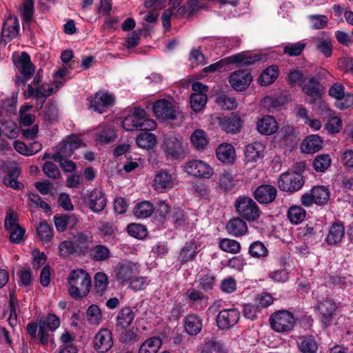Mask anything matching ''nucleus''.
Here are the masks:
<instances>
[{
  "label": "nucleus",
  "instance_id": "nucleus-61",
  "mask_svg": "<svg viewBox=\"0 0 353 353\" xmlns=\"http://www.w3.org/2000/svg\"><path fill=\"white\" fill-rule=\"evenodd\" d=\"M140 120L132 114L127 116L122 122L123 128L127 131L139 130Z\"/></svg>",
  "mask_w": 353,
  "mask_h": 353
},
{
  "label": "nucleus",
  "instance_id": "nucleus-57",
  "mask_svg": "<svg viewBox=\"0 0 353 353\" xmlns=\"http://www.w3.org/2000/svg\"><path fill=\"white\" fill-rule=\"evenodd\" d=\"M216 103L223 109L225 110H234L237 107V101L236 99L225 94L220 95L216 99Z\"/></svg>",
  "mask_w": 353,
  "mask_h": 353
},
{
  "label": "nucleus",
  "instance_id": "nucleus-1",
  "mask_svg": "<svg viewBox=\"0 0 353 353\" xmlns=\"http://www.w3.org/2000/svg\"><path fill=\"white\" fill-rule=\"evenodd\" d=\"M70 285L68 293L74 299H79L86 296L91 288V277L83 269L72 270L68 278Z\"/></svg>",
  "mask_w": 353,
  "mask_h": 353
},
{
  "label": "nucleus",
  "instance_id": "nucleus-32",
  "mask_svg": "<svg viewBox=\"0 0 353 353\" xmlns=\"http://www.w3.org/2000/svg\"><path fill=\"white\" fill-rule=\"evenodd\" d=\"M19 29V25L17 17H10L3 25L1 34L4 37L12 39L18 34Z\"/></svg>",
  "mask_w": 353,
  "mask_h": 353
},
{
  "label": "nucleus",
  "instance_id": "nucleus-8",
  "mask_svg": "<svg viewBox=\"0 0 353 353\" xmlns=\"http://www.w3.org/2000/svg\"><path fill=\"white\" fill-rule=\"evenodd\" d=\"M228 81L234 90L243 92L249 88L253 77L248 70H238L230 74Z\"/></svg>",
  "mask_w": 353,
  "mask_h": 353
},
{
  "label": "nucleus",
  "instance_id": "nucleus-4",
  "mask_svg": "<svg viewBox=\"0 0 353 353\" xmlns=\"http://www.w3.org/2000/svg\"><path fill=\"white\" fill-rule=\"evenodd\" d=\"M277 183L281 190L292 193L299 190L305 181L301 172L288 171L279 176Z\"/></svg>",
  "mask_w": 353,
  "mask_h": 353
},
{
  "label": "nucleus",
  "instance_id": "nucleus-33",
  "mask_svg": "<svg viewBox=\"0 0 353 353\" xmlns=\"http://www.w3.org/2000/svg\"><path fill=\"white\" fill-rule=\"evenodd\" d=\"M298 343L299 349L302 353H316L318 344L312 336H301Z\"/></svg>",
  "mask_w": 353,
  "mask_h": 353
},
{
  "label": "nucleus",
  "instance_id": "nucleus-14",
  "mask_svg": "<svg viewBox=\"0 0 353 353\" xmlns=\"http://www.w3.org/2000/svg\"><path fill=\"white\" fill-rule=\"evenodd\" d=\"M240 314L235 309L223 310L216 316V325L221 330H228L239 321Z\"/></svg>",
  "mask_w": 353,
  "mask_h": 353
},
{
  "label": "nucleus",
  "instance_id": "nucleus-24",
  "mask_svg": "<svg viewBox=\"0 0 353 353\" xmlns=\"http://www.w3.org/2000/svg\"><path fill=\"white\" fill-rule=\"evenodd\" d=\"M256 127L259 132L265 135H271L278 130L276 121L272 116H266L259 119Z\"/></svg>",
  "mask_w": 353,
  "mask_h": 353
},
{
  "label": "nucleus",
  "instance_id": "nucleus-46",
  "mask_svg": "<svg viewBox=\"0 0 353 353\" xmlns=\"http://www.w3.org/2000/svg\"><path fill=\"white\" fill-rule=\"evenodd\" d=\"M90 255L94 261H101L109 257L110 251L105 245H98L92 248Z\"/></svg>",
  "mask_w": 353,
  "mask_h": 353
},
{
  "label": "nucleus",
  "instance_id": "nucleus-60",
  "mask_svg": "<svg viewBox=\"0 0 353 353\" xmlns=\"http://www.w3.org/2000/svg\"><path fill=\"white\" fill-rule=\"evenodd\" d=\"M44 174L49 178L51 179H59L61 175V172L58 167L51 161H46L42 168Z\"/></svg>",
  "mask_w": 353,
  "mask_h": 353
},
{
  "label": "nucleus",
  "instance_id": "nucleus-62",
  "mask_svg": "<svg viewBox=\"0 0 353 353\" xmlns=\"http://www.w3.org/2000/svg\"><path fill=\"white\" fill-rule=\"evenodd\" d=\"M172 221L177 227H181L187 224L188 216L183 210L176 208L172 214Z\"/></svg>",
  "mask_w": 353,
  "mask_h": 353
},
{
  "label": "nucleus",
  "instance_id": "nucleus-54",
  "mask_svg": "<svg viewBox=\"0 0 353 353\" xmlns=\"http://www.w3.org/2000/svg\"><path fill=\"white\" fill-rule=\"evenodd\" d=\"M203 353H224L223 346L216 339H212L205 343Z\"/></svg>",
  "mask_w": 353,
  "mask_h": 353
},
{
  "label": "nucleus",
  "instance_id": "nucleus-19",
  "mask_svg": "<svg viewBox=\"0 0 353 353\" xmlns=\"http://www.w3.org/2000/svg\"><path fill=\"white\" fill-rule=\"evenodd\" d=\"M114 103L113 97L108 93L97 92L94 99L90 101V107L94 111L102 113L108 107Z\"/></svg>",
  "mask_w": 353,
  "mask_h": 353
},
{
  "label": "nucleus",
  "instance_id": "nucleus-55",
  "mask_svg": "<svg viewBox=\"0 0 353 353\" xmlns=\"http://www.w3.org/2000/svg\"><path fill=\"white\" fill-rule=\"evenodd\" d=\"M305 48V44L303 43H290L284 47L283 52L291 57H296L302 53Z\"/></svg>",
  "mask_w": 353,
  "mask_h": 353
},
{
  "label": "nucleus",
  "instance_id": "nucleus-3",
  "mask_svg": "<svg viewBox=\"0 0 353 353\" xmlns=\"http://www.w3.org/2000/svg\"><path fill=\"white\" fill-rule=\"evenodd\" d=\"M237 214L248 221H254L260 216V210L256 203L250 197L239 196L234 203Z\"/></svg>",
  "mask_w": 353,
  "mask_h": 353
},
{
  "label": "nucleus",
  "instance_id": "nucleus-58",
  "mask_svg": "<svg viewBox=\"0 0 353 353\" xmlns=\"http://www.w3.org/2000/svg\"><path fill=\"white\" fill-rule=\"evenodd\" d=\"M288 83L291 86L301 85L305 82L303 72L299 70H291L288 74Z\"/></svg>",
  "mask_w": 353,
  "mask_h": 353
},
{
  "label": "nucleus",
  "instance_id": "nucleus-21",
  "mask_svg": "<svg viewBox=\"0 0 353 353\" xmlns=\"http://www.w3.org/2000/svg\"><path fill=\"white\" fill-rule=\"evenodd\" d=\"M217 159L227 164L233 163L236 159L234 148L230 143L221 144L216 150Z\"/></svg>",
  "mask_w": 353,
  "mask_h": 353
},
{
  "label": "nucleus",
  "instance_id": "nucleus-12",
  "mask_svg": "<svg viewBox=\"0 0 353 353\" xmlns=\"http://www.w3.org/2000/svg\"><path fill=\"white\" fill-rule=\"evenodd\" d=\"M138 274L139 268L137 265L130 261L121 262L118 263L114 269L116 279L122 283L128 282Z\"/></svg>",
  "mask_w": 353,
  "mask_h": 353
},
{
  "label": "nucleus",
  "instance_id": "nucleus-31",
  "mask_svg": "<svg viewBox=\"0 0 353 353\" xmlns=\"http://www.w3.org/2000/svg\"><path fill=\"white\" fill-rule=\"evenodd\" d=\"M279 68L276 65H271L266 68L261 74L258 82L261 85L266 86L272 83L278 77Z\"/></svg>",
  "mask_w": 353,
  "mask_h": 353
},
{
  "label": "nucleus",
  "instance_id": "nucleus-45",
  "mask_svg": "<svg viewBox=\"0 0 353 353\" xmlns=\"http://www.w3.org/2000/svg\"><path fill=\"white\" fill-rule=\"evenodd\" d=\"M207 95L205 94L193 93L190 95L191 108L194 112H199L207 102Z\"/></svg>",
  "mask_w": 353,
  "mask_h": 353
},
{
  "label": "nucleus",
  "instance_id": "nucleus-41",
  "mask_svg": "<svg viewBox=\"0 0 353 353\" xmlns=\"http://www.w3.org/2000/svg\"><path fill=\"white\" fill-rule=\"evenodd\" d=\"M305 210L299 205H294L289 208L288 217L293 224H299L305 217Z\"/></svg>",
  "mask_w": 353,
  "mask_h": 353
},
{
  "label": "nucleus",
  "instance_id": "nucleus-20",
  "mask_svg": "<svg viewBox=\"0 0 353 353\" xmlns=\"http://www.w3.org/2000/svg\"><path fill=\"white\" fill-rule=\"evenodd\" d=\"M323 139L316 134L307 136L301 144V150L306 154H313L322 148Z\"/></svg>",
  "mask_w": 353,
  "mask_h": 353
},
{
  "label": "nucleus",
  "instance_id": "nucleus-17",
  "mask_svg": "<svg viewBox=\"0 0 353 353\" xmlns=\"http://www.w3.org/2000/svg\"><path fill=\"white\" fill-rule=\"evenodd\" d=\"M85 202L92 212H100L105 208L107 199L102 191L94 189L88 194Z\"/></svg>",
  "mask_w": 353,
  "mask_h": 353
},
{
  "label": "nucleus",
  "instance_id": "nucleus-30",
  "mask_svg": "<svg viewBox=\"0 0 353 353\" xmlns=\"http://www.w3.org/2000/svg\"><path fill=\"white\" fill-rule=\"evenodd\" d=\"M174 183L171 174L166 170H159L154 179L157 189L172 188Z\"/></svg>",
  "mask_w": 353,
  "mask_h": 353
},
{
  "label": "nucleus",
  "instance_id": "nucleus-38",
  "mask_svg": "<svg viewBox=\"0 0 353 353\" xmlns=\"http://www.w3.org/2000/svg\"><path fill=\"white\" fill-rule=\"evenodd\" d=\"M154 208L149 201H142L137 203L134 208V214L136 217L145 219L150 216L154 212Z\"/></svg>",
  "mask_w": 353,
  "mask_h": 353
},
{
  "label": "nucleus",
  "instance_id": "nucleus-7",
  "mask_svg": "<svg viewBox=\"0 0 353 353\" xmlns=\"http://www.w3.org/2000/svg\"><path fill=\"white\" fill-rule=\"evenodd\" d=\"M60 325V320L54 314H49L46 317L39 319V343L46 345L48 342L49 334L48 331H54Z\"/></svg>",
  "mask_w": 353,
  "mask_h": 353
},
{
  "label": "nucleus",
  "instance_id": "nucleus-51",
  "mask_svg": "<svg viewBox=\"0 0 353 353\" xmlns=\"http://www.w3.org/2000/svg\"><path fill=\"white\" fill-rule=\"evenodd\" d=\"M37 233L42 241L48 242L53 236V231L50 225L46 221L40 223L37 228Z\"/></svg>",
  "mask_w": 353,
  "mask_h": 353
},
{
  "label": "nucleus",
  "instance_id": "nucleus-44",
  "mask_svg": "<svg viewBox=\"0 0 353 353\" xmlns=\"http://www.w3.org/2000/svg\"><path fill=\"white\" fill-rule=\"evenodd\" d=\"M249 254L255 258H261L266 256L268 254V250L265 245L259 241L253 242L249 248Z\"/></svg>",
  "mask_w": 353,
  "mask_h": 353
},
{
  "label": "nucleus",
  "instance_id": "nucleus-56",
  "mask_svg": "<svg viewBox=\"0 0 353 353\" xmlns=\"http://www.w3.org/2000/svg\"><path fill=\"white\" fill-rule=\"evenodd\" d=\"M34 0H23L21 12L23 19L26 21H30L34 13Z\"/></svg>",
  "mask_w": 353,
  "mask_h": 353
},
{
  "label": "nucleus",
  "instance_id": "nucleus-6",
  "mask_svg": "<svg viewBox=\"0 0 353 353\" xmlns=\"http://www.w3.org/2000/svg\"><path fill=\"white\" fill-rule=\"evenodd\" d=\"M81 144V140L75 135L69 136L67 140L63 141L57 145V152L52 155V159L54 161L64 160L72 156L74 151L79 148Z\"/></svg>",
  "mask_w": 353,
  "mask_h": 353
},
{
  "label": "nucleus",
  "instance_id": "nucleus-9",
  "mask_svg": "<svg viewBox=\"0 0 353 353\" xmlns=\"http://www.w3.org/2000/svg\"><path fill=\"white\" fill-rule=\"evenodd\" d=\"M301 88L302 91L307 97L306 101L310 104H313L316 100L321 99L325 91V87L321 82H318V80L314 78L308 79L307 81H305L302 85Z\"/></svg>",
  "mask_w": 353,
  "mask_h": 353
},
{
  "label": "nucleus",
  "instance_id": "nucleus-59",
  "mask_svg": "<svg viewBox=\"0 0 353 353\" xmlns=\"http://www.w3.org/2000/svg\"><path fill=\"white\" fill-rule=\"evenodd\" d=\"M287 101L285 96H279L276 97H267L264 98V102L265 103L268 109H278L283 105Z\"/></svg>",
  "mask_w": 353,
  "mask_h": 353
},
{
  "label": "nucleus",
  "instance_id": "nucleus-63",
  "mask_svg": "<svg viewBox=\"0 0 353 353\" xmlns=\"http://www.w3.org/2000/svg\"><path fill=\"white\" fill-rule=\"evenodd\" d=\"M316 48L328 58L331 57L332 52V41L330 39H320L316 44Z\"/></svg>",
  "mask_w": 353,
  "mask_h": 353
},
{
  "label": "nucleus",
  "instance_id": "nucleus-5",
  "mask_svg": "<svg viewBox=\"0 0 353 353\" xmlns=\"http://www.w3.org/2000/svg\"><path fill=\"white\" fill-rule=\"evenodd\" d=\"M269 321L271 327L277 332H288L292 330L295 323L293 314L287 310L274 312Z\"/></svg>",
  "mask_w": 353,
  "mask_h": 353
},
{
  "label": "nucleus",
  "instance_id": "nucleus-40",
  "mask_svg": "<svg viewBox=\"0 0 353 353\" xmlns=\"http://www.w3.org/2000/svg\"><path fill=\"white\" fill-rule=\"evenodd\" d=\"M236 180L230 172L224 170L220 174L219 184L224 191L232 190L236 185Z\"/></svg>",
  "mask_w": 353,
  "mask_h": 353
},
{
  "label": "nucleus",
  "instance_id": "nucleus-48",
  "mask_svg": "<svg viewBox=\"0 0 353 353\" xmlns=\"http://www.w3.org/2000/svg\"><path fill=\"white\" fill-rule=\"evenodd\" d=\"M87 319L91 324H99L101 320V311L98 305L92 304L87 310Z\"/></svg>",
  "mask_w": 353,
  "mask_h": 353
},
{
  "label": "nucleus",
  "instance_id": "nucleus-52",
  "mask_svg": "<svg viewBox=\"0 0 353 353\" xmlns=\"http://www.w3.org/2000/svg\"><path fill=\"white\" fill-rule=\"evenodd\" d=\"M59 250L61 256L64 258H66L75 252H79L77 249V246L75 245L72 241H70L61 242L59 245Z\"/></svg>",
  "mask_w": 353,
  "mask_h": 353
},
{
  "label": "nucleus",
  "instance_id": "nucleus-64",
  "mask_svg": "<svg viewBox=\"0 0 353 353\" xmlns=\"http://www.w3.org/2000/svg\"><path fill=\"white\" fill-rule=\"evenodd\" d=\"M342 126V121L337 117H332L327 120L325 125V129L331 134L339 132Z\"/></svg>",
  "mask_w": 353,
  "mask_h": 353
},
{
  "label": "nucleus",
  "instance_id": "nucleus-43",
  "mask_svg": "<svg viewBox=\"0 0 353 353\" xmlns=\"http://www.w3.org/2000/svg\"><path fill=\"white\" fill-rule=\"evenodd\" d=\"M192 145L197 149H203L208 143L205 133L202 130H195L190 137Z\"/></svg>",
  "mask_w": 353,
  "mask_h": 353
},
{
  "label": "nucleus",
  "instance_id": "nucleus-49",
  "mask_svg": "<svg viewBox=\"0 0 353 353\" xmlns=\"http://www.w3.org/2000/svg\"><path fill=\"white\" fill-rule=\"evenodd\" d=\"M220 248L227 252L233 254L238 253L240 251V243L232 239H225L219 242Z\"/></svg>",
  "mask_w": 353,
  "mask_h": 353
},
{
  "label": "nucleus",
  "instance_id": "nucleus-53",
  "mask_svg": "<svg viewBox=\"0 0 353 353\" xmlns=\"http://www.w3.org/2000/svg\"><path fill=\"white\" fill-rule=\"evenodd\" d=\"M59 114L57 105L51 101L48 102L44 107L43 119L48 121L57 120Z\"/></svg>",
  "mask_w": 353,
  "mask_h": 353
},
{
  "label": "nucleus",
  "instance_id": "nucleus-23",
  "mask_svg": "<svg viewBox=\"0 0 353 353\" xmlns=\"http://www.w3.org/2000/svg\"><path fill=\"white\" fill-rule=\"evenodd\" d=\"M228 234L234 236H241L248 232L247 223L240 217L230 219L225 227Z\"/></svg>",
  "mask_w": 353,
  "mask_h": 353
},
{
  "label": "nucleus",
  "instance_id": "nucleus-42",
  "mask_svg": "<svg viewBox=\"0 0 353 353\" xmlns=\"http://www.w3.org/2000/svg\"><path fill=\"white\" fill-rule=\"evenodd\" d=\"M312 165L316 172H323L330 166L331 159L328 154H319L314 158Z\"/></svg>",
  "mask_w": 353,
  "mask_h": 353
},
{
  "label": "nucleus",
  "instance_id": "nucleus-27",
  "mask_svg": "<svg viewBox=\"0 0 353 353\" xmlns=\"http://www.w3.org/2000/svg\"><path fill=\"white\" fill-rule=\"evenodd\" d=\"M198 252V248L194 241H191L184 245L179 254L178 260L182 263H186L194 259Z\"/></svg>",
  "mask_w": 353,
  "mask_h": 353
},
{
  "label": "nucleus",
  "instance_id": "nucleus-25",
  "mask_svg": "<svg viewBox=\"0 0 353 353\" xmlns=\"http://www.w3.org/2000/svg\"><path fill=\"white\" fill-rule=\"evenodd\" d=\"M21 174L19 168L15 167L8 171V173L2 179V183L8 188H11L15 190H22L24 188L23 184L17 180Z\"/></svg>",
  "mask_w": 353,
  "mask_h": 353
},
{
  "label": "nucleus",
  "instance_id": "nucleus-18",
  "mask_svg": "<svg viewBox=\"0 0 353 353\" xmlns=\"http://www.w3.org/2000/svg\"><path fill=\"white\" fill-rule=\"evenodd\" d=\"M317 308L321 315V321L327 327L335 315L336 305L334 301L325 299L319 303Z\"/></svg>",
  "mask_w": 353,
  "mask_h": 353
},
{
  "label": "nucleus",
  "instance_id": "nucleus-13",
  "mask_svg": "<svg viewBox=\"0 0 353 353\" xmlns=\"http://www.w3.org/2000/svg\"><path fill=\"white\" fill-rule=\"evenodd\" d=\"M276 188L270 184H261L253 192L254 198L260 204H269L272 203L276 198Z\"/></svg>",
  "mask_w": 353,
  "mask_h": 353
},
{
  "label": "nucleus",
  "instance_id": "nucleus-2",
  "mask_svg": "<svg viewBox=\"0 0 353 353\" xmlns=\"http://www.w3.org/2000/svg\"><path fill=\"white\" fill-rule=\"evenodd\" d=\"M162 148L165 157L172 161H179L186 156V144L183 139L172 133L164 135Z\"/></svg>",
  "mask_w": 353,
  "mask_h": 353
},
{
  "label": "nucleus",
  "instance_id": "nucleus-34",
  "mask_svg": "<svg viewBox=\"0 0 353 353\" xmlns=\"http://www.w3.org/2000/svg\"><path fill=\"white\" fill-rule=\"evenodd\" d=\"M162 345L159 337H151L145 341L139 349V353H157Z\"/></svg>",
  "mask_w": 353,
  "mask_h": 353
},
{
  "label": "nucleus",
  "instance_id": "nucleus-10",
  "mask_svg": "<svg viewBox=\"0 0 353 353\" xmlns=\"http://www.w3.org/2000/svg\"><path fill=\"white\" fill-rule=\"evenodd\" d=\"M184 169L188 174L199 178L209 179L213 174V169L210 165L201 160L185 163Z\"/></svg>",
  "mask_w": 353,
  "mask_h": 353
},
{
  "label": "nucleus",
  "instance_id": "nucleus-36",
  "mask_svg": "<svg viewBox=\"0 0 353 353\" xmlns=\"http://www.w3.org/2000/svg\"><path fill=\"white\" fill-rule=\"evenodd\" d=\"M311 192H312L314 203L323 205L326 204L330 199V191L324 186L314 187Z\"/></svg>",
  "mask_w": 353,
  "mask_h": 353
},
{
  "label": "nucleus",
  "instance_id": "nucleus-39",
  "mask_svg": "<svg viewBox=\"0 0 353 353\" xmlns=\"http://www.w3.org/2000/svg\"><path fill=\"white\" fill-rule=\"evenodd\" d=\"M136 143L141 148H152L157 143L156 136L150 132H142L137 137Z\"/></svg>",
  "mask_w": 353,
  "mask_h": 353
},
{
  "label": "nucleus",
  "instance_id": "nucleus-11",
  "mask_svg": "<svg viewBox=\"0 0 353 353\" xmlns=\"http://www.w3.org/2000/svg\"><path fill=\"white\" fill-rule=\"evenodd\" d=\"M155 117L162 120H174L176 118V111L172 103L167 99L157 101L152 105Z\"/></svg>",
  "mask_w": 353,
  "mask_h": 353
},
{
  "label": "nucleus",
  "instance_id": "nucleus-28",
  "mask_svg": "<svg viewBox=\"0 0 353 353\" xmlns=\"http://www.w3.org/2000/svg\"><path fill=\"white\" fill-rule=\"evenodd\" d=\"M265 147L260 142H254L246 146L245 156L248 161H256L263 156Z\"/></svg>",
  "mask_w": 353,
  "mask_h": 353
},
{
  "label": "nucleus",
  "instance_id": "nucleus-16",
  "mask_svg": "<svg viewBox=\"0 0 353 353\" xmlns=\"http://www.w3.org/2000/svg\"><path fill=\"white\" fill-rule=\"evenodd\" d=\"M53 93V88L52 87L48 89L46 85L42 84L34 88L32 84L28 85V89L23 93L26 99L34 97L40 103V108L43 107V105L47 97L50 96Z\"/></svg>",
  "mask_w": 353,
  "mask_h": 353
},
{
  "label": "nucleus",
  "instance_id": "nucleus-47",
  "mask_svg": "<svg viewBox=\"0 0 353 353\" xmlns=\"http://www.w3.org/2000/svg\"><path fill=\"white\" fill-rule=\"evenodd\" d=\"M127 230L130 236L139 239H144L148 234L146 228L141 224H130L127 228Z\"/></svg>",
  "mask_w": 353,
  "mask_h": 353
},
{
  "label": "nucleus",
  "instance_id": "nucleus-29",
  "mask_svg": "<svg viewBox=\"0 0 353 353\" xmlns=\"http://www.w3.org/2000/svg\"><path fill=\"white\" fill-rule=\"evenodd\" d=\"M345 234V227L342 223H334L330 227L326 241L330 245L339 243Z\"/></svg>",
  "mask_w": 353,
  "mask_h": 353
},
{
  "label": "nucleus",
  "instance_id": "nucleus-50",
  "mask_svg": "<svg viewBox=\"0 0 353 353\" xmlns=\"http://www.w3.org/2000/svg\"><path fill=\"white\" fill-rule=\"evenodd\" d=\"M94 283L96 293L102 295L108 286V276L103 272H97L94 276Z\"/></svg>",
  "mask_w": 353,
  "mask_h": 353
},
{
  "label": "nucleus",
  "instance_id": "nucleus-22",
  "mask_svg": "<svg viewBox=\"0 0 353 353\" xmlns=\"http://www.w3.org/2000/svg\"><path fill=\"white\" fill-rule=\"evenodd\" d=\"M242 123V120L238 115L232 114L221 119L219 124L223 130L228 133L235 134L241 128Z\"/></svg>",
  "mask_w": 353,
  "mask_h": 353
},
{
  "label": "nucleus",
  "instance_id": "nucleus-35",
  "mask_svg": "<svg viewBox=\"0 0 353 353\" xmlns=\"http://www.w3.org/2000/svg\"><path fill=\"white\" fill-rule=\"evenodd\" d=\"M134 319V314L130 307L123 308L119 313L117 321V325L122 329H126L130 325Z\"/></svg>",
  "mask_w": 353,
  "mask_h": 353
},
{
  "label": "nucleus",
  "instance_id": "nucleus-26",
  "mask_svg": "<svg viewBox=\"0 0 353 353\" xmlns=\"http://www.w3.org/2000/svg\"><path fill=\"white\" fill-rule=\"evenodd\" d=\"M184 327L188 334L197 335L202 329V319L196 314H189L184 319Z\"/></svg>",
  "mask_w": 353,
  "mask_h": 353
},
{
  "label": "nucleus",
  "instance_id": "nucleus-37",
  "mask_svg": "<svg viewBox=\"0 0 353 353\" xmlns=\"http://www.w3.org/2000/svg\"><path fill=\"white\" fill-rule=\"evenodd\" d=\"M19 63L21 64L20 73L32 77L35 70L34 65L31 62L30 55L26 52H22Z\"/></svg>",
  "mask_w": 353,
  "mask_h": 353
},
{
  "label": "nucleus",
  "instance_id": "nucleus-15",
  "mask_svg": "<svg viewBox=\"0 0 353 353\" xmlns=\"http://www.w3.org/2000/svg\"><path fill=\"white\" fill-rule=\"evenodd\" d=\"M113 345L112 332L105 328L99 330L94 339V347L99 353H105Z\"/></svg>",
  "mask_w": 353,
  "mask_h": 353
}]
</instances>
